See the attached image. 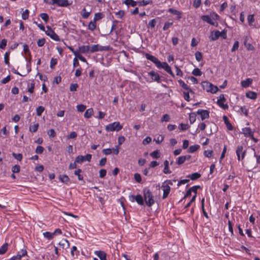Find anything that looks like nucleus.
<instances>
[{
    "label": "nucleus",
    "mask_w": 260,
    "mask_h": 260,
    "mask_svg": "<svg viewBox=\"0 0 260 260\" xmlns=\"http://www.w3.org/2000/svg\"><path fill=\"white\" fill-rule=\"evenodd\" d=\"M146 58L152 62H153L155 66L158 69H164L167 73H168L172 77H175V75L173 73L171 67L169 66V64L166 62H160L157 58L155 56H153L148 53L145 54Z\"/></svg>",
    "instance_id": "1"
},
{
    "label": "nucleus",
    "mask_w": 260,
    "mask_h": 260,
    "mask_svg": "<svg viewBox=\"0 0 260 260\" xmlns=\"http://www.w3.org/2000/svg\"><path fill=\"white\" fill-rule=\"evenodd\" d=\"M219 17V16L215 13H213L210 14L209 15H203L201 17V19L209 23L211 25L217 26V23L216 22V20H217Z\"/></svg>",
    "instance_id": "2"
},
{
    "label": "nucleus",
    "mask_w": 260,
    "mask_h": 260,
    "mask_svg": "<svg viewBox=\"0 0 260 260\" xmlns=\"http://www.w3.org/2000/svg\"><path fill=\"white\" fill-rule=\"evenodd\" d=\"M143 193L144 198L146 205L148 207H151L152 205L154 204L153 196L151 192L148 188H145L143 189Z\"/></svg>",
    "instance_id": "3"
},
{
    "label": "nucleus",
    "mask_w": 260,
    "mask_h": 260,
    "mask_svg": "<svg viewBox=\"0 0 260 260\" xmlns=\"http://www.w3.org/2000/svg\"><path fill=\"white\" fill-rule=\"evenodd\" d=\"M123 126L118 121L114 122L106 126L105 129L107 132H118L121 130Z\"/></svg>",
    "instance_id": "4"
},
{
    "label": "nucleus",
    "mask_w": 260,
    "mask_h": 260,
    "mask_svg": "<svg viewBox=\"0 0 260 260\" xmlns=\"http://www.w3.org/2000/svg\"><path fill=\"white\" fill-rule=\"evenodd\" d=\"M110 49V46H103L99 44L93 45L91 47H90V52L94 53L98 51H108Z\"/></svg>",
    "instance_id": "5"
},
{
    "label": "nucleus",
    "mask_w": 260,
    "mask_h": 260,
    "mask_svg": "<svg viewBox=\"0 0 260 260\" xmlns=\"http://www.w3.org/2000/svg\"><path fill=\"white\" fill-rule=\"evenodd\" d=\"M45 34L49 36L52 40L55 41H60L59 37L55 33V32L51 28L50 26H47Z\"/></svg>",
    "instance_id": "6"
},
{
    "label": "nucleus",
    "mask_w": 260,
    "mask_h": 260,
    "mask_svg": "<svg viewBox=\"0 0 260 260\" xmlns=\"http://www.w3.org/2000/svg\"><path fill=\"white\" fill-rule=\"evenodd\" d=\"M226 101V99L223 94H221L217 101V105L222 109L226 110L229 108V106L226 104H224Z\"/></svg>",
    "instance_id": "7"
},
{
    "label": "nucleus",
    "mask_w": 260,
    "mask_h": 260,
    "mask_svg": "<svg viewBox=\"0 0 260 260\" xmlns=\"http://www.w3.org/2000/svg\"><path fill=\"white\" fill-rule=\"evenodd\" d=\"M254 131L250 127H245V137H249V139L252 140L254 143L258 141V140L253 136Z\"/></svg>",
    "instance_id": "8"
},
{
    "label": "nucleus",
    "mask_w": 260,
    "mask_h": 260,
    "mask_svg": "<svg viewBox=\"0 0 260 260\" xmlns=\"http://www.w3.org/2000/svg\"><path fill=\"white\" fill-rule=\"evenodd\" d=\"M91 155L87 154L85 156L78 155L76 157V162L78 164H81L85 161H90L91 159Z\"/></svg>",
    "instance_id": "9"
},
{
    "label": "nucleus",
    "mask_w": 260,
    "mask_h": 260,
    "mask_svg": "<svg viewBox=\"0 0 260 260\" xmlns=\"http://www.w3.org/2000/svg\"><path fill=\"white\" fill-rule=\"evenodd\" d=\"M161 188L163 190L162 198V199H165L168 197L170 192L171 187L166 183L162 182L161 185Z\"/></svg>",
    "instance_id": "10"
},
{
    "label": "nucleus",
    "mask_w": 260,
    "mask_h": 260,
    "mask_svg": "<svg viewBox=\"0 0 260 260\" xmlns=\"http://www.w3.org/2000/svg\"><path fill=\"white\" fill-rule=\"evenodd\" d=\"M148 76L151 77V81H155L158 83L160 82V77L159 75L154 71H151L147 73Z\"/></svg>",
    "instance_id": "11"
},
{
    "label": "nucleus",
    "mask_w": 260,
    "mask_h": 260,
    "mask_svg": "<svg viewBox=\"0 0 260 260\" xmlns=\"http://www.w3.org/2000/svg\"><path fill=\"white\" fill-rule=\"evenodd\" d=\"M197 113L201 116L202 120H204L205 119L209 118V112L208 110L199 109L198 110Z\"/></svg>",
    "instance_id": "12"
},
{
    "label": "nucleus",
    "mask_w": 260,
    "mask_h": 260,
    "mask_svg": "<svg viewBox=\"0 0 260 260\" xmlns=\"http://www.w3.org/2000/svg\"><path fill=\"white\" fill-rule=\"evenodd\" d=\"M130 197V200L134 202L135 200L137 202V203L140 205H144V201L143 197L140 194H137L135 197L133 195H132Z\"/></svg>",
    "instance_id": "13"
},
{
    "label": "nucleus",
    "mask_w": 260,
    "mask_h": 260,
    "mask_svg": "<svg viewBox=\"0 0 260 260\" xmlns=\"http://www.w3.org/2000/svg\"><path fill=\"white\" fill-rule=\"evenodd\" d=\"M238 160L244 158V150L243 145L238 146L236 151Z\"/></svg>",
    "instance_id": "14"
},
{
    "label": "nucleus",
    "mask_w": 260,
    "mask_h": 260,
    "mask_svg": "<svg viewBox=\"0 0 260 260\" xmlns=\"http://www.w3.org/2000/svg\"><path fill=\"white\" fill-rule=\"evenodd\" d=\"M191 158L190 155H183L178 157L176 159V164L180 165L183 164L186 160H189Z\"/></svg>",
    "instance_id": "15"
},
{
    "label": "nucleus",
    "mask_w": 260,
    "mask_h": 260,
    "mask_svg": "<svg viewBox=\"0 0 260 260\" xmlns=\"http://www.w3.org/2000/svg\"><path fill=\"white\" fill-rule=\"evenodd\" d=\"M54 3L59 7H67L71 4L68 0H54Z\"/></svg>",
    "instance_id": "16"
},
{
    "label": "nucleus",
    "mask_w": 260,
    "mask_h": 260,
    "mask_svg": "<svg viewBox=\"0 0 260 260\" xmlns=\"http://www.w3.org/2000/svg\"><path fill=\"white\" fill-rule=\"evenodd\" d=\"M168 11L172 14L176 15L178 20H180L181 18V16L182 14V12L178 11L173 8L169 9Z\"/></svg>",
    "instance_id": "17"
},
{
    "label": "nucleus",
    "mask_w": 260,
    "mask_h": 260,
    "mask_svg": "<svg viewBox=\"0 0 260 260\" xmlns=\"http://www.w3.org/2000/svg\"><path fill=\"white\" fill-rule=\"evenodd\" d=\"M78 54L80 53L86 54L90 52V47L88 45H82L79 47Z\"/></svg>",
    "instance_id": "18"
},
{
    "label": "nucleus",
    "mask_w": 260,
    "mask_h": 260,
    "mask_svg": "<svg viewBox=\"0 0 260 260\" xmlns=\"http://www.w3.org/2000/svg\"><path fill=\"white\" fill-rule=\"evenodd\" d=\"M94 253L97 255L100 260H107V254L103 251H95Z\"/></svg>",
    "instance_id": "19"
},
{
    "label": "nucleus",
    "mask_w": 260,
    "mask_h": 260,
    "mask_svg": "<svg viewBox=\"0 0 260 260\" xmlns=\"http://www.w3.org/2000/svg\"><path fill=\"white\" fill-rule=\"evenodd\" d=\"M178 83H179V85H180V86H181L183 89H185V90H189V91L190 93H194V92L193 91V90H192L191 88H190L188 86V85H187L186 83H185V82H184L183 80H182L180 79V80H179L178 81Z\"/></svg>",
    "instance_id": "20"
},
{
    "label": "nucleus",
    "mask_w": 260,
    "mask_h": 260,
    "mask_svg": "<svg viewBox=\"0 0 260 260\" xmlns=\"http://www.w3.org/2000/svg\"><path fill=\"white\" fill-rule=\"evenodd\" d=\"M222 32H220L218 30L215 31L214 32H212L210 37L211 40L214 41L218 39L220 36Z\"/></svg>",
    "instance_id": "21"
},
{
    "label": "nucleus",
    "mask_w": 260,
    "mask_h": 260,
    "mask_svg": "<svg viewBox=\"0 0 260 260\" xmlns=\"http://www.w3.org/2000/svg\"><path fill=\"white\" fill-rule=\"evenodd\" d=\"M246 96L251 100H255L257 98V93L254 91H249L246 93Z\"/></svg>",
    "instance_id": "22"
},
{
    "label": "nucleus",
    "mask_w": 260,
    "mask_h": 260,
    "mask_svg": "<svg viewBox=\"0 0 260 260\" xmlns=\"http://www.w3.org/2000/svg\"><path fill=\"white\" fill-rule=\"evenodd\" d=\"M59 245L62 246L63 248H68L70 247V243L69 241L66 239H62L59 242Z\"/></svg>",
    "instance_id": "23"
},
{
    "label": "nucleus",
    "mask_w": 260,
    "mask_h": 260,
    "mask_svg": "<svg viewBox=\"0 0 260 260\" xmlns=\"http://www.w3.org/2000/svg\"><path fill=\"white\" fill-rule=\"evenodd\" d=\"M223 120L224 123L226 124L227 128L230 131L233 130V126L231 123L230 122L228 117L224 115L223 116Z\"/></svg>",
    "instance_id": "24"
},
{
    "label": "nucleus",
    "mask_w": 260,
    "mask_h": 260,
    "mask_svg": "<svg viewBox=\"0 0 260 260\" xmlns=\"http://www.w3.org/2000/svg\"><path fill=\"white\" fill-rule=\"evenodd\" d=\"M201 84L204 90L207 92H209V89L211 87V83L207 81H204L202 82Z\"/></svg>",
    "instance_id": "25"
},
{
    "label": "nucleus",
    "mask_w": 260,
    "mask_h": 260,
    "mask_svg": "<svg viewBox=\"0 0 260 260\" xmlns=\"http://www.w3.org/2000/svg\"><path fill=\"white\" fill-rule=\"evenodd\" d=\"M123 3L127 6H131L133 7H135L138 5V2L134 0H125Z\"/></svg>",
    "instance_id": "26"
},
{
    "label": "nucleus",
    "mask_w": 260,
    "mask_h": 260,
    "mask_svg": "<svg viewBox=\"0 0 260 260\" xmlns=\"http://www.w3.org/2000/svg\"><path fill=\"white\" fill-rule=\"evenodd\" d=\"M164 169L163 172L166 174H170L171 171L170 170L169 168V161L167 160H166L164 161Z\"/></svg>",
    "instance_id": "27"
},
{
    "label": "nucleus",
    "mask_w": 260,
    "mask_h": 260,
    "mask_svg": "<svg viewBox=\"0 0 260 260\" xmlns=\"http://www.w3.org/2000/svg\"><path fill=\"white\" fill-rule=\"evenodd\" d=\"M93 113V109L92 108H89V109H88L87 110H86V111H85L84 114V116L86 118H89L91 117V116L92 115Z\"/></svg>",
    "instance_id": "28"
},
{
    "label": "nucleus",
    "mask_w": 260,
    "mask_h": 260,
    "mask_svg": "<svg viewBox=\"0 0 260 260\" xmlns=\"http://www.w3.org/2000/svg\"><path fill=\"white\" fill-rule=\"evenodd\" d=\"M247 21L248 24L253 27H255V25L253 24L254 21V15H249L247 17Z\"/></svg>",
    "instance_id": "29"
},
{
    "label": "nucleus",
    "mask_w": 260,
    "mask_h": 260,
    "mask_svg": "<svg viewBox=\"0 0 260 260\" xmlns=\"http://www.w3.org/2000/svg\"><path fill=\"white\" fill-rule=\"evenodd\" d=\"M9 244L7 243L4 244L0 248V254H5L8 250Z\"/></svg>",
    "instance_id": "30"
},
{
    "label": "nucleus",
    "mask_w": 260,
    "mask_h": 260,
    "mask_svg": "<svg viewBox=\"0 0 260 260\" xmlns=\"http://www.w3.org/2000/svg\"><path fill=\"white\" fill-rule=\"evenodd\" d=\"M59 178L61 182L66 184H68L70 182V178L66 175H60Z\"/></svg>",
    "instance_id": "31"
},
{
    "label": "nucleus",
    "mask_w": 260,
    "mask_h": 260,
    "mask_svg": "<svg viewBox=\"0 0 260 260\" xmlns=\"http://www.w3.org/2000/svg\"><path fill=\"white\" fill-rule=\"evenodd\" d=\"M90 13L91 11H87L86 8H84L82 11L81 15L84 19H86L89 16Z\"/></svg>",
    "instance_id": "32"
},
{
    "label": "nucleus",
    "mask_w": 260,
    "mask_h": 260,
    "mask_svg": "<svg viewBox=\"0 0 260 260\" xmlns=\"http://www.w3.org/2000/svg\"><path fill=\"white\" fill-rule=\"evenodd\" d=\"M43 235L45 238L49 240L52 239L54 237L53 233H50L49 232H45L43 233Z\"/></svg>",
    "instance_id": "33"
},
{
    "label": "nucleus",
    "mask_w": 260,
    "mask_h": 260,
    "mask_svg": "<svg viewBox=\"0 0 260 260\" xmlns=\"http://www.w3.org/2000/svg\"><path fill=\"white\" fill-rule=\"evenodd\" d=\"M104 17V15L102 13H96L94 14L93 21L96 22Z\"/></svg>",
    "instance_id": "34"
},
{
    "label": "nucleus",
    "mask_w": 260,
    "mask_h": 260,
    "mask_svg": "<svg viewBox=\"0 0 260 260\" xmlns=\"http://www.w3.org/2000/svg\"><path fill=\"white\" fill-rule=\"evenodd\" d=\"M200 148L199 145H194L190 146L188 150V152L189 153H193L197 151Z\"/></svg>",
    "instance_id": "35"
},
{
    "label": "nucleus",
    "mask_w": 260,
    "mask_h": 260,
    "mask_svg": "<svg viewBox=\"0 0 260 260\" xmlns=\"http://www.w3.org/2000/svg\"><path fill=\"white\" fill-rule=\"evenodd\" d=\"M150 155L153 158H158L160 157V153L158 150H156L150 153Z\"/></svg>",
    "instance_id": "36"
},
{
    "label": "nucleus",
    "mask_w": 260,
    "mask_h": 260,
    "mask_svg": "<svg viewBox=\"0 0 260 260\" xmlns=\"http://www.w3.org/2000/svg\"><path fill=\"white\" fill-rule=\"evenodd\" d=\"M204 202H205V198H203L201 200V208L202 210L203 213L204 215L207 218H209V216L208 215L207 213L206 212L205 208H204Z\"/></svg>",
    "instance_id": "37"
},
{
    "label": "nucleus",
    "mask_w": 260,
    "mask_h": 260,
    "mask_svg": "<svg viewBox=\"0 0 260 260\" xmlns=\"http://www.w3.org/2000/svg\"><path fill=\"white\" fill-rule=\"evenodd\" d=\"M96 22L93 20L89 23L88 28L90 30L93 31L96 28Z\"/></svg>",
    "instance_id": "38"
},
{
    "label": "nucleus",
    "mask_w": 260,
    "mask_h": 260,
    "mask_svg": "<svg viewBox=\"0 0 260 260\" xmlns=\"http://www.w3.org/2000/svg\"><path fill=\"white\" fill-rule=\"evenodd\" d=\"M201 176V175L200 173H199L198 172H196V173H192L189 177L191 180H196V179L199 178Z\"/></svg>",
    "instance_id": "39"
},
{
    "label": "nucleus",
    "mask_w": 260,
    "mask_h": 260,
    "mask_svg": "<svg viewBox=\"0 0 260 260\" xmlns=\"http://www.w3.org/2000/svg\"><path fill=\"white\" fill-rule=\"evenodd\" d=\"M189 127V126L188 125V124H184V123H180L178 126V128L180 131H185L187 129H188Z\"/></svg>",
    "instance_id": "40"
},
{
    "label": "nucleus",
    "mask_w": 260,
    "mask_h": 260,
    "mask_svg": "<svg viewBox=\"0 0 260 260\" xmlns=\"http://www.w3.org/2000/svg\"><path fill=\"white\" fill-rule=\"evenodd\" d=\"M41 18L44 21L45 23H47L49 21V16L47 13H43L40 15Z\"/></svg>",
    "instance_id": "41"
},
{
    "label": "nucleus",
    "mask_w": 260,
    "mask_h": 260,
    "mask_svg": "<svg viewBox=\"0 0 260 260\" xmlns=\"http://www.w3.org/2000/svg\"><path fill=\"white\" fill-rule=\"evenodd\" d=\"M45 108L44 107L40 106L38 107L36 109L37 115L39 116H41L43 112H44Z\"/></svg>",
    "instance_id": "42"
},
{
    "label": "nucleus",
    "mask_w": 260,
    "mask_h": 260,
    "mask_svg": "<svg viewBox=\"0 0 260 260\" xmlns=\"http://www.w3.org/2000/svg\"><path fill=\"white\" fill-rule=\"evenodd\" d=\"M39 127V124L36 123L29 126V131L32 133H35L37 131Z\"/></svg>",
    "instance_id": "43"
},
{
    "label": "nucleus",
    "mask_w": 260,
    "mask_h": 260,
    "mask_svg": "<svg viewBox=\"0 0 260 260\" xmlns=\"http://www.w3.org/2000/svg\"><path fill=\"white\" fill-rule=\"evenodd\" d=\"M81 172L82 170L80 169H78L74 172V174L78 176V178L79 180H82L83 179V176L80 175Z\"/></svg>",
    "instance_id": "44"
},
{
    "label": "nucleus",
    "mask_w": 260,
    "mask_h": 260,
    "mask_svg": "<svg viewBox=\"0 0 260 260\" xmlns=\"http://www.w3.org/2000/svg\"><path fill=\"white\" fill-rule=\"evenodd\" d=\"M196 120V114L194 113H191L189 114V121L191 124L193 123Z\"/></svg>",
    "instance_id": "45"
},
{
    "label": "nucleus",
    "mask_w": 260,
    "mask_h": 260,
    "mask_svg": "<svg viewBox=\"0 0 260 260\" xmlns=\"http://www.w3.org/2000/svg\"><path fill=\"white\" fill-rule=\"evenodd\" d=\"M77 248L76 246H74L72 247L71 251V253L72 257H74L75 255H76V256H78V255L79 254V251H77Z\"/></svg>",
    "instance_id": "46"
},
{
    "label": "nucleus",
    "mask_w": 260,
    "mask_h": 260,
    "mask_svg": "<svg viewBox=\"0 0 260 260\" xmlns=\"http://www.w3.org/2000/svg\"><path fill=\"white\" fill-rule=\"evenodd\" d=\"M192 74L197 76H201L202 75V72L199 68H195L192 72Z\"/></svg>",
    "instance_id": "47"
},
{
    "label": "nucleus",
    "mask_w": 260,
    "mask_h": 260,
    "mask_svg": "<svg viewBox=\"0 0 260 260\" xmlns=\"http://www.w3.org/2000/svg\"><path fill=\"white\" fill-rule=\"evenodd\" d=\"M152 2L151 1H142L140 2H138V5L139 6H145Z\"/></svg>",
    "instance_id": "48"
},
{
    "label": "nucleus",
    "mask_w": 260,
    "mask_h": 260,
    "mask_svg": "<svg viewBox=\"0 0 260 260\" xmlns=\"http://www.w3.org/2000/svg\"><path fill=\"white\" fill-rule=\"evenodd\" d=\"M9 55H10V53L9 52H6L4 54V61H5V63L7 65L10 64Z\"/></svg>",
    "instance_id": "49"
},
{
    "label": "nucleus",
    "mask_w": 260,
    "mask_h": 260,
    "mask_svg": "<svg viewBox=\"0 0 260 260\" xmlns=\"http://www.w3.org/2000/svg\"><path fill=\"white\" fill-rule=\"evenodd\" d=\"M196 59L198 61H200L203 58V55L201 52L198 51L195 53Z\"/></svg>",
    "instance_id": "50"
},
{
    "label": "nucleus",
    "mask_w": 260,
    "mask_h": 260,
    "mask_svg": "<svg viewBox=\"0 0 260 260\" xmlns=\"http://www.w3.org/2000/svg\"><path fill=\"white\" fill-rule=\"evenodd\" d=\"M20 167L18 165H16L12 168V171L13 173H18L20 172Z\"/></svg>",
    "instance_id": "51"
},
{
    "label": "nucleus",
    "mask_w": 260,
    "mask_h": 260,
    "mask_svg": "<svg viewBox=\"0 0 260 260\" xmlns=\"http://www.w3.org/2000/svg\"><path fill=\"white\" fill-rule=\"evenodd\" d=\"M12 154L15 159L19 161H21L22 159V155L21 153H15L13 152Z\"/></svg>",
    "instance_id": "52"
},
{
    "label": "nucleus",
    "mask_w": 260,
    "mask_h": 260,
    "mask_svg": "<svg viewBox=\"0 0 260 260\" xmlns=\"http://www.w3.org/2000/svg\"><path fill=\"white\" fill-rule=\"evenodd\" d=\"M86 106L82 105V104L78 105L77 106V110H78V111H79L80 112H82L84 111H85V110L86 109Z\"/></svg>",
    "instance_id": "53"
},
{
    "label": "nucleus",
    "mask_w": 260,
    "mask_h": 260,
    "mask_svg": "<svg viewBox=\"0 0 260 260\" xmlns=\"http://www.w3.org/2000/svg\"><path fill=\"white\" fill-rule=\"evenodd\" d=\"M29 17V11L26 9L22 13V18L23 20L27 19Z\"/></svg>",
    "instance_id": "54"
},
{
    "label": "nucleus",
    "mask_w": 260,
    "mask_h": 260,
    "mask_svg": "<svg viewBox=\"0 0 260 260\" xmlns=\"http://www.w3.org/2000/svg\"><path fill=\"white\" fill-rule=\"evenodd\" d=\"M7 40L5 39H3L0 42V48L4 49L7 45Z\"/></svg>",
    "instance_id": "55"
},
{
    "label": "nucleus",
    "mask_w": 260,
    "mask_h": 260,
    "mask_svg": "<svg viewBox=\"0 0 260 260\" xmlns=\"http://www.w3.org/2000/svg\"><path fill=\"white\" fill-rule=\"evenodd\" d=\"M78 87V85L77 83H72L70 85V90L71 91H75Z\"/></svg>",
    "instance_id": "56"
},
{
    "label": "nucleus",
    "mask_w": 260,
    "mask_h": 260,
    "mask_svg": "<svg viewBox=\"0 0 260 260\" xmlns=\"http://www.w3.org/2000/svg\"><path fill=\"white\" fill-rule=\"evenodd\" d=\"M156 21L155 19L151 20L148 24V27L154 28L156 25Z\"/></svg>",
    "instance_id": "57"
},
{
    "label": "nucleus",
    "mask_w": 260,
    "mask_h": 260,
    "mask_svg": "<svg viewBox=\"0 0 260 260\" xmlns=\"http://www.w3.org/2000/svg\"><path fill=\"white\" fill-rule=\"evenodd\" d=\"M218 90V87L216 86H214L211 84L210 88L209 89V92L215 93Z\"/></svg>",
    "instance_id": "58"
},
{
    "label": "nucleus",
    "mask_w": 260,
    "mask_h": 260,
    "mask_svg": "<svg viewBox=\"0 0 260 260\" xmlns=\"http://www.w3.org/2000/svg\"><path fill=\"white\" fill-rule=\"evenodd\" d=\"M46 42V40L44 38L40 39L37 41V45L39 47H42L44 46Z\"/></svg>",
    "instance_id": "59"
},
{
    "label": "nucleus",
    "mask_w": 260,
    "mask_h": 260,
    "mask_svg": "<svg viewBox=\"0 0 260 260\" xmlns=\"http://www.w3.org/2000/svg\"><path fill=\"white\" fill-rule=\"evenodd\" d=\"M134 178L137 182L140 183L142 181L141 176L139 173H135L134 175Z\"/></svg>",
    "instance_id": "60"
},
{
    "label": "nucleus",
    "mask_w": 260,
    "mask_h": 260,
    "mask_svg": "<svg viewBox=\"0 0 260 260\" xmlns=\"http://www.w3.org/2000/svg\"><path fill=\"white\" fill-rule=\"evenodd\" d=\"M44 150V148L41 146H38L36 149V152L38 154H42Z\"/></svg>",
    "instance_id": "61"
},
{
    "label": "nucleus",
    "mask_w": 260,
    "mask_h": 260,
    "mask_svg": "<svg viewBox=\"0 0 260 260\" xmlns=\"http://www.w3.org/2000/svg\"><path fill=\"white\" fill-rule=\"evenodd\" d=\"M99 176L100 178H104L107 174V171L105 169H101L99 171Z\"/></svg>",
    "instance_id": "62"
},
{
    "label": "nucleus",
    "mask_w": 260,
    "mask_h": 260,
    "mask_svg": "<svg viewBox=\"0 0 260 260\" xmlns=\"http://www.w3.org/2000/svg\"><path fill=\"white\" fill-rule=\"evenodd\" d=\"M48 135L50 138H54L56 136V133L53 129H51L48 132Z\"/></svg>",
    "instance_id": "63"
},
{
    "label": "nucleus",
    "mask_w": 260,
    "mask_h": 260,
    "mask_svg": "<svg viewBox=\"0 0 260 260\" xmlns=\"http://www.w3.org/2000/svg\"><path fill=\"white\" fill-rule=\"evenodd\" d=\"M124 11L122 10H119V11L115 13L116 16L119 18L121 19L123 16H124Z\"/></svg>",
    "instance_id": "64"
}]
</instances>
